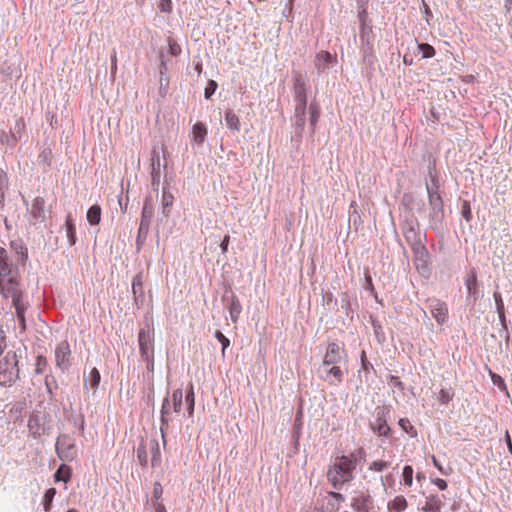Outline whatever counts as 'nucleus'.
<instances>
[{
	"label": "nucleus",
	"instance_id": "nucleus-50",
	"mask_svg": "<svg viewBox=\"0 0 512 512\" xmlns=\"http://www.w3.org/2000/svg\"><path fill=\"white\" fill-rule=\"evenodd\" d=\"M307 107V100L297 101V105L295 107V115H305Z\"/></svg>",
	"mask_w": 512,
	"mask_h": 512
},
{
	"label": "nucleus",
	"instance_id": "nucleus-19",
	"mask_svg": "<svg viewBox=\"0 0 512 512\" xmlns=\"http://www.w3.org/2000/svg\"><path fill=\"white\" fill-rule=\"evenodd\" d=\"M207 127L202 122H197L192 127V141L201 145L207 136Z\"/></svg>",
	"mask_w": 512,
	"mask_h": 512
},
{
	"label": "nucleus",
	"instance_id": "nucleus-35",
	"mask_svg": "<svg viewBox=\"0 0 512 512\" xmlns=\"http://www.w3.org/2000/svg\"><path fill=\"white\" fill-rule=\"evenodd\" d=\"M399 426L411 437H415L417 435V431L407 418H401L398 422Z\"/></svg>",
	"mask_w": 512,
	"mask_h": 512
},
{
	"label": "nucleus",
	"instance_id": "nucleus-42",
	"mask_svg": "<svg viewBox=\"0 0 512 512\" xmlns=\"http://www.w3.org/2000/svg\"><path fill=\"white\" fill-rule=\"evenodd\" d=\"M215 337L222 344V354H224L226 348H228L230 345V340L219 330L215 332Z\"/></svg>",
	"mask_w": 512,
	"mask_h": 512
},
{
	"label": "nucleus",
	"instance_id": "nucleus-37",
	"mask_svg": "<svg viewBox=\"0 0 512 512\" xmlns=\"http://www.w3.org/2000/svg\"><path fill=\"white\" fill-rule=\"evenodd\" d=\"M489 376L495 386H497L500 390L507 392L505 381L500 375L494 373L492 370H489Z\"/></svg>",
	"mask_w": 512,
	"mask_h": 512
},
{
	"label": "nucleus",
	"instance_id": "nucleus-64",
	"mask_svg": "<svg viewBox=\"0 0 512 512\" xmlns=\"http://www.w3.org/2000/svg\"><path fill=\"white\" fill-rule=\"evenodd\" d=\"M67 512H79V511L76 509H69Z\"/></svg>",
	"mask_w": 512,
	"mask_h": 512
},
{
	"label": "nucleus",
	"instance_id": "nucleus-24",
	"mask_svg": "<svg viewBox=\"0 0 512 512\" xmlns=\"http://www.w3.org/2000/svg\"><path fill=\"white\" fill-rule=\"evenodd\" d=\"M101 207L98 204L92 205L87 211V221L90 225H98L101 221Z\"/></svg>",
	"mask_w": 512,
	"mask_h": 512
},
{
	"label": "nucleus",
	"instance_id": "nucleus-26",
	"mask_svg": "<svg viewBox=\"0 0 512 512\" xmlns=\"http://www.w3.org/2000/svg\"><path fill=\"white\" fill-rule=\"evenodd\" d=\"M241 311H242V306L240 304V301L237 298V296L233 295L231 298L230 306H229V313H230L232 322L236 323L238 321Z\"/></svg>",
	"mask_w": 512,
	"mask_h": 512
},
{
	"label": "nucleus",
	"instance_id": "nucleus-31",
	"mask_svg": "<svg viewBox=\"0 0 512 512\" xmlns=\"http://www.w3.org/2000/svg\"><path fill=\"white\" fill-rule=\"evenodd\" d=\"M151 166H152V175L153 177L158 176L160 173V154L157 150L153 149L151 153Z\"/></svg>",
	"mask_w": 512,
	"mask_h": 512
},
{
	"label": "nucleus",
	"instance_id": "nucleus-14",
	"mask_svg": "<svg viewBox=\"0 0 512 512\" xmlns=\"http://www.w3.org/2000/svg\"><path fill=\"white\" fill-rule=\"evenodd\" d=\"M31 215L35 223H41L45 220V200L42 197L33 200Z\"/></svg>",
	"mask_w": 512,
	"mask_h": 512
},
{
	"label": "nucleus",
	"instance_id": "nucleus-40",
	"mask_svg": "<svg viewBox=\"0 0 512 512\" xmlns=\"http://www.w3.org/2000/svg\"><path fill=\"white\" fill-rule=\"evenodd\" d=\"M46 367H47V359L44 356L39 355L36 358L35 372L37 374H42L45 371Z\"/></svg>",
	"mask_w": 512,
	"mask_h": 512
},
{
	"label": "nucleus",
	"instance_id": "nucleus-11",
	"mask_svg": "<svg viewBox=\"0 0 512 512\" xmlns=\"http://www.w3.org/2000/svg\"><path fill=\"white\" fill-rule=\"evenodd\" d=\"M293 90L296 101L307 100V83L300 72L294 73Z\"/></svg>",
	"mask_w": 512,
	"mask_h": 512
},
{
	"label": "nucleus",
	"instance_id": "nucleus-57",
	"mask_svg": "<svg viewBox=\"0 0 512 512\" xmlns=\"http://www.w3.org/2000/svg\"><path fill=\"white\" fill-rule=\"evenodd\" d=\"M151 449L154 452V455H153L152 460H151L152 466H154L155 465V461H156V457L159 455L158 443L157 442L151 443Z\"/></svg>",
	"mask_w": 512,
	"mask_h": 512
},
{
	"label": "nucleus",
	"instance_id": "nucleus-30",
	"mask_svg": "<svg viewBox=\"0 0 512 512\" xmlns=\"http://www.w3.org/2000/svg\"><path fill=\"white\" fill-rule=\"evenodd\" d=\"M185 402L187 405L186 409H187L188 416L191 417V416H193L194 406H195V394H194V387L192 384L190 385L189 390L185 396Z\"/></svg>",
	"mask_w": 512,
	"mask_h": 512
},
{
	"label": "nucleus",
	"instance_id": "nucleus-41",
	"mask_svg": "<svg viewBox=\"0 0 512 512\" xmlns=\"http://www.w3.org/2000/svg\"><path fill=\"white\" fill-rule=\"evenodd\" d=\"M137 458L142 466H147L148 464V456L146 452V447L144 445H140L137 450Z\"/></svg>",
	"mask_w": 512,
	"mask_h": 512
},
{
	"label": "nucleus",
	"instance_id": "nucleus-15",
	"mask_svg": "<svg viewBox=\"0 0 512 512\" xmlns=\"http://www.w3.org/2000/svg\"><path fill=\"white\" fill-rule=\"evenodd\" d=\"M173 411V406H171V400L170 397H166L163 400L162 408H161V432L164 434V432L169 427V422L171 420L170 415Z\"/></svg>",
	"mask_w": 512,
	"mask_h": 512
},
{
	"label": "nucleus",
	"instance_id": "nucleus-27",
	"mask_svg": "<svg viewBox=\"0 0 512 512\" xmlns=\"http://www.w3.org/2000/svg\"><path fill=\"white\" fill-rule=\"evenodd\" d=\"M171 406H173V412L176 414H179L181 412L182 408V401H183V391L182 389L178 388L173 391L171 397Z\"/></svg>",
	"mask_w": 512,
	"mask_h": 512
},
{
	"label": "nucleus",
	"instance_id": "nucleus-3",
	"mask_svg": "<svg viewBox=\"0 0 512 512\" xmlns=\"http://www.w3.org/2000/svg\"><path fill=\"white\" fill-rule=\"evenodd\" d=\"M19 377L18 360L16 353H7L0 360V384L10 385Z\"/></svg>",
	"mask_w": 512,
	"mask_h": 512
},
{
	"label": "nucleus",
	"instance_id": "nucleus-25",
	"mask_svg": "<svg viewBox=\"0 0 512 512\" xmlns=\"http://www.w3.org/2000/svg\"><path fill=\"white\" fill-rule=\"evenodd\" d=\"M101 380L100 372L97 368H92L87 376L84 378L85 387L97 388Z\"/></svg>",
	"mask_w": 512,
	"mask_h": 512
},
{
	"label": "nucleus",
	"instance_id": "nucleus-34",
	"mask_svg": "<svg viewBox=\"0 0 512 512\" xmlns=\"http://www.w3.org/2000/svg\"><path fill=\"white\" fill-rule=\"evenodd\" d=\"M132 292L133 295L136 297L138 294L143 295V281H142V275L137 274L133 280H132Z\"/></svg>",
	"mask_w": 512,
	"mask_h": 512
},
{
	"label": "nucleus",
	"instance_id": "nucleus-39",
	"mask_svg": "<svg viewBox=\"0 0 512 512\" xmlns=\"http://www.w3.org/2000/svg\"><path fill=\"white\" fill-rule=\"evenodd\" d=\"M389 466H390V463L387 461L376 460L370 464L369 469L372 471L381 472L384 469L388 468Z\"/></svg>",
	"mask_w": 512,
	"mask_h": 512
},
{
	"label": "nucleus",
	"instance_id": "nucleus-12",
	"mask_svg": "<svg viewBox=\"0 0 512 512\" xmlns=\"http://www.w3.org/2000/svg\"><path fill=\"white\" fill-rule=\"evenodd\" d=\"M372 430L379 436H387L390 432V427L387 424L386 413L384 409L377 412L375 420L371 423Z\"/></svg>",
	"mask_w": 512,
	"mask_h": 512
},
{
	"label": "nucleus",
	"instance_id": "nucleus-59",
	"mask_svg": "<svg viewBox=\"0 0 512 512\" xmlns=\"http://www.w3.org/2000/svg\"><path fill=\"white\" fill-rule=\"evenodd\" d=\"M117 70V56L116 53H114L111 56V73L114 74Z\"/></svg>",
	"mask_w": 512,
	"mask_h": 512
},
{
	"label": "nucleus",
	"instance_id": "nucleus-52",
	"mask_svg": "<svg viewBox=\"0 0 512 512\" xmlns=\"http://www.w3.org/2000/svg\"><path fill=\"white\" fill-rule=\"evenodd\" d=\"M142 359L146 362L147 369L150 372L154 371V354L150 356L142 357Z\"/></svg>",
	"mask_w": 512,
	"mask_h": 512
},
{
	"label": "nucleus",
	"instance_id": "nucleus-55",
	"mask_svg": "<svg viewBox=\"0 0 512 512\" xmlns=\"http://www.w3.org/2000/svg\"><path fill=\"white\" fill-rule=\"evenodd\" d=\"M229 243H230V236L225 235L221 242V245H220L223 254L227 253Z\"/></svg>",
	"mask_w": 512,
	"mask_h": 512
},
{
	"label": "nucleus",
	"instance_id": "nucleus-33",
	"mask_svg": "<svg viewBox=\"0 0 512 512\" xmlns=\"http://www.w3.org/2000/svg\"><path fill=\"white\" fill-rule=\"evenodd\" d=\"M55 495H56L55 488H49L45 492L44 497H43V506H44V510L46 512H48L50 510Z\"/></svg>",
	"mask_w": 512,
	"mask_h": 512
},
{
	"label": "nucleus",
	"instance_id": "nucleus-51",
	"mask_svg": "<svg viewBox=\"0 0 512 512\" xmlns=\"http://www.w3.org/2000/svg\"><path fill=\"white\" fill-rule=\"evenodd\" d=\"M163 494V488L159 482L154 483L153 486V497L155 498L156 502L159 501Z\"/></svg>",
	"mask_w": 512,
	"mask_h": 512
},
{
	"label": "nucleus",
	"instance_id": "nucleus-23",
	"mask_svg": "<svg viewBox=\"0 0 512 512\" xmlns=\"http://www.w3.org/2000/svg\"><path fill=\"white\" fill-rule=\"evenodd\" d=\"M225 122L230 130L240 131V120L233 110L229 109L225 112Z\"/></svg>",
	"mask_w": 512,
	"mask_h": 512
},
{
	"label": "nucleus",
	"instance_id": "nucleus-5",
	"mask_svg": "<svg viewBox=\"0 0 512 512\" xmlns=\"http://www.w3.org/2000/svg\"><path fill=\"white\" fill-rule=\"evenodd\" d=\"M138 343L141 357L154 354V328L147 324L138 333Z\"/></svg>",
	"mask_w": 512,
	"mask_h": 512
},
{
	"label": "nucleus",
	"instance_id": "nucleus-54",
	"mask_svg": "<svg viewBox=\"0 0 512 512\" xmlns=\"http://www.w3.org/2000/svg\"><path fill=\"white\" fill-rule=\"evenodd\" d=\"M5 184H6V177L3 173H0V204L2 203L3 199H4V187H5Z\"/></svg>",
	"mask_w": 512,
	"mask_h": 512
},
{
	"label": "nucleus",
	"instance_id": "nucleus-63",
	"mask_svg": "<svg viewBox=\"0 0 512 512\" xmlns=\"http://www.w3.org/2000/svg\"><path fill=\"white\" fill-rule=\"evenodd\" d=\"M366 278L368 279L369 285H370L371 287H373L371 277H370V276H367Z\"/></svg>",
	"mask_w": 512,
	"mask_h": 512
},
{
	"label": "nucleus",
	"instance_id": "nucleus-21",
	"mask_svg": "<svg viewBox=\"0 0 512 512\" xmlns=\"http://www.w3.org/2000/svg\"><path fill=\"white\" fill-rule=\"evenodd\" d=\"M408 507V502L403 495H398L390 500L387 504V509L391 512H402Z\"/></svg>",
	"mask_w": 512,
	"mask_h": 512
},
{
	"label": "nucleus",
	"instance_id": "nucleus-60",
	"mask_svg": "<svg viewBox=\"0 0 512 512\" xmlns=\"http://www.w3.org/2000/svg\"><path fill=\"white\" fill-rule=\"evenodd\" d=\"M505 441H506L508 450H509L510 454L512 455V441H511V437H510V434L508 431L505 432Z\"/></svg>",
	"mask_w": 512,
	"mask_h": 512
},
{
	"label": "nucleus",
	"instance_id": "nucleus-58",
	"mask_svg": "<svg viewBox=\"0 0 512 512\" xmlns=\"http://www.w3.org/2000/svg\"><path fill=\"white\" fill-rule=\"evenodd\" d=\"M296 121L295 124L297 127L303 129L305 125V115H295Z\"/></svg>",
	"mask_w": 512,
	"mask_h": 512
},
{
	"label": "nucleus",
	"instance_id": "nucleus-38",
	"mask_svg": "<svg viewBox=\"0 0 512 512\" xmlns=\"http://www.w3.org/2000/svg\"><path fill=\"white\" fill-rule=\"evenodd\" d=\"M402 476H403L404 484L408 487H411L412 482H413V468L409 465H406L403 468Z\"/></svg>",
	"mask_w": 512,
	"mask_h": 512
},
{
	"label": "nucleus",
	"instance_id": "nucleus-47",
	"mask_svg": "<svg viewBox=\"0 0 512 512\" xmlns=\"http://www.w3.org/2000/svg\"><path fill=\"white\" fill-rule=\"evenodd\" d=\"M439 400L442 404H447L452 400V395L446 389H441L439 392Z\"/></svg>",
	"mask_w": 512,
	"mask_h": 512
},
{
	"label": "nucleus",
	"instance_id": "nucleus-56",
	"mask_svg": "<svg viewBox=\"0 0 512 512\" xmlns=\"http://www.w3.org/2000/svg\"><path fill=\"white\" fill-rule=\"evenodd\" d=\"M433 484H435L440 490H445L447 488V482L444 479L436 478L432 480Z\"/></svg>",
	"mask_w": 512,
	"mask_h": 512
},
{
	"label": "nucleus",
	"instance_id": "nucleus-16",
	"mask_svg": "<svg viewBox=\"0 0 512 512\" xmlns=\"http://www.w3.org/2000/svg\"><path fill=\"white\" fill-rule=\"evenodd\" d=\"M335 60V57L328 51H320L315 56V67L318 71H324L327 69Z\"/></svg>",
	"mask_w": 512,
	"mask_h": 512
},
{
	"label": "nucleus",
	"instance_id": "nucleus-45",
	"mask_svg": "<svg viewBox=\"0 0 512 512\" xmlns=\"http://www.w3.org/2000/svg\"><path fill=\"white\" fill-rule=\"evenodd\" d=\"M217 89V83L214 80H210L205 88L204 95L206 98H210L211 95L214 94V92Z\"/></svg>",
	"mask_w": 512,
	"mask_h": 512
},
{
	"label": "nucleus",
	"instance_id": "nucleus-62",
	"mask_svg": "<svg viewBox=\"0 0 512 512\" xmlns=\"http://www.w3.org/2000/svg\"><path fill=\"white\" fill-rule=\"evenodd\" d=\"M499 315V319L501 320V322H504L505 321V312L504 310H502V314H498Z\"/></svg>",
	"mask_w": 512,
	"mask_h": 512
},
{
	"label": "nucleus",
	"instance_id": "nucleus-61",
	"mask_svg": "<svg viewBox=\"0 0 512 512\" xmlns=\"http://www.w3.org/2000/svg\"><path fill=\"white\" fill-rule=\"evenodd\" d=\"M154 507L155 512H167L164 504L159 501L154 503Z\"/></svg>",
	"mask_w": 512,
	"mask_h": 512
},
{
	"label": "nucleus",
	"instance_id": "nucleus-20",
	"mask_svg": "<svg viewBox=\"0 0 512 512\" xmlns=\"http://www.w3.org/2000/svg\"><path fill=\"white\" fill-rule=\"evenodd\" d=\"M13 274L11 264L8 260V253L4 248L0 247V279Z\"/></svg>",
	"mask_w": 512,
	"mask_h": 512
},
{
	"label": "nucleus",
	"instance_id": "nucleus-2",
	"mask_svg": "<svg viewBox=\"0 0 512 512\" xmlns=\"http://www.w3.org/2000/svg\"><path fill=\"white\" fill-rule=\"evenodd\" d=\"M0 292L5 298H11L15 307L17 318L23 330L26 328L25 311L27 305L22 299L19 276L15 272L13 275L0 279Z\"/></svg>",
	"mask_w": 512,
	"mask_h": 512
},
{
	"label": "nucleus",
	"instance_id": "nucleus-22",
	"mask_svg": "<svg viewBox=\"0 0 512 512\" xmlns=\"http://www.w3.org/2000/svg\"><path fill=\"white\" fill-rule=\"evenodd\" d=\"M65 227H66V235L68 238V242H69L70 246H73L76 243V228H75L71 214H68L66 216Z\"/></svg>",
	"mask_w": 512,
	"mask_h": 512
},
{
	"label": "nucleus",
	"instance_id": "nucleus-28",
	"mask_svg": "<svg viewBox=\"0 0 512 512\" xmlns=\"http://www.w3.org/2000/svg\"><path fill=\"white\" fill-rule=\"evenodd\" d=\"M71 473V468L63 464L58 468L54 475L55 481H64L65 483H67L71 478Z\"/></svg>",
	"mask_w": 512,
	"mask_h": 512
},
{
	"label": "nucleus",
	"instance_id": "nucleus-7",
	"mask_svg": "<svg viewBox=\"0 0 512 512\" xmlns=\"http://www.w3.org/2000/svg\"><path fill=\"white\" fill-rule=\"evenodd\" d=\"M56 452L59 458L65 461H72L77 456L75 443L66 435L57 439Z\"/></svg>",
	"mask_w": 512,
	"mask_h": 512
},
{
	"label": "nucleus",
	"instance_id": "nucleus-29",
	"mask_svg": "<svg viewBox=\"0 0 512 512\" xmlns=\"http://www.w3.org/2000/svg\"><path fill=\"white\" fill-rule=\"evenodd\" d=\"M309 112H310L311 130H312V133H314L316 130V125H317L319 115H320L319 106L316 103L312 102L309 106Z\"/></svg>",
	"mask_w": 512,
	"mask_h": 512
},
{
	"label": "nucleus",
	"instance_id": "nucleus-48",
	"mask_svg": "<svg viewBox=\"0 0 512 512\" xmlns=\"http://www.w3.org/2000/svg\"><path fill=\"white\" fill-rule=\"evenodd\" d=\"M431 460H432L433 465L439 470V472L441 474L447 476L452 471L451 468H449L448 470L444 469L443 466L440 464V462L437 460V458L434 455L431 456Z\"/></svg>",
	"mask_w": 512,
	"mask_h": 512
},
{
	"label": "nucleus",
	"instance_id": "nucleus-4",
	"mask_svg": "<svg viewBox=\"0 0 512 512\" xmlns=\"http://www.w3.org/2000/svg\"><path fill=\"white\" fill-rule=\"evenodd\" d=\"M345 501L342 494L329 492L317 499L315 510L317 512H338L341 504Z\"/></svg>",
	"mask_w": 512,
	"mask_h": 512
},
{
	"label": "nucleus",
	"instance_id": "nucleus-10",
	"mask_svg": "<svg viewBox=\"0 0 512 512\" xmlns=\"http://www.w3.org/2000/svg\"><path fill=\"white\" fill-rule=\"evenodd\" d=\"M429 308L432 316L436 319L438 324L446 322L448 317V307L444 302L437 299L429 300Z\"/></svg>",
	"mask_w": 512,
	"mask_h": 512
},
{
	"label": "nucleus",
	"instance_id": "nucleus-8",
	"mask_svg": "<svg viewBox=\"0 0 512 512\" xmlns=\"http://www.w3.org/2000/svg\"><path fill=\"white\" fill-rule=\"evenodd\" d=\"M342 360L347 361V353L345 349L340 347L337 343H330L327 346L322 363H324L325 365L338 364Z\"/></svg>",
	"mask_w": 512,
	"mask_h": 512
},
{
	"label": "nucleus",
	"instance_id": "nucleus-43",
	"mask_svg": "<svg viewBox=\"0 0 512 512\" xmlns=\"http://www.w3.org/2000/svg\"><path fill=\"white\" fill-rule=\"evenodd\" d=\"M173 201H174V196L172 195V193H170L166 190H163L162 204H163L164 209L167 207H171L173 204Z\"/></svg>",
	"mask_w": 512,
	"mask_h": 512
},
{
	"label": "nucleus",
	"instance_id": "nucleus-18",
	"mask_svg": "<svg viewBox=\"0 0 512 512\" xmlns=\"http://www.w3.org/2000/svg\"><path fill=\"white\" fill-rule=\"evenodd\" d=\"M442 507V499L437 495H430L426 498L425 505L422 507V510L424 512H440Z\"/></svg>",
	"mask_w": 512,
	"mask_h": 512
},
{
	"label": "nucleus",
	"instance_id": "nucleus-49",
	"mask_svg": "<svg viewBox=\"0 0 512 512\" xmlns=\"http://www.w3.org/2000/svg\"><path fill=\"white\" fill-rule=\"evenodd\" d=\"M169 51L173 56H178L181 53V47L177 42L169 39Z\"/></svg>",
	"mask_w": 512,
	"mask_h": 512
},
{
	"label": "nucleus",
	"instance_id": "nucleus-6",
	"mask_svg": "<svg viewBox=\"0 0 512 512\" xmlns=\"http://www.w3.org/2000/svg\"><path fill=\"white\" fill-rule=\"evenodd\" d=\"M318 373L322 380L334 386L342 383L344 378V372L337 364L321 363Z\"/></svg>",
	"mask_w": 512,
	"mask_h": 512
},
{
	"label": "nucleus",
	"instance_id": "nucleus-32",
	"mask_svg": "<svg viewBox=\"0 0 512 512\" xmlns=\"http://www.w3.org/2000/svg\"><path fill=\"white\" fill-rule=\"evenodd\" d=\"M466 287L471 295H475L477 293V275L474 271H472L467 279H466Z\"/></svg>",
	"mask_w": 512,
	"mask_h": 512
},
{
	"label": "nucleus",
	"instance_id": "nucleus-44",
	"mask_svg": "<svg viewBox=\"0 0 512 512\" xmlns=\"http://www.w3.org/2000/svg\"><path fill=\"white\" fill-rule=\"evenodd\" d=\"M495 303H496V309L498 314H502V310H504V303L502 300L501 293L498 291H495L493 294Z\"/></svg>",
	"mask_w": 512,
	"mask_h": 512
},
{
	"label": "nucleus",
	"instance_id": "nucleus-13",
	"mask_svg": "<svg viewBox=\"0 0 512 512\" xmlns=\"http://www.w3.org/2000/svg\"><path fill=\"white\" fill-rule=\"evenodd\" d=\"M352 507L356 512H370L373 508V499L370 495L360 494L353 499Z\"/></svg>",
	"mask_w": 512,
	"mask_h": 512
},
{
	"label": "nucleus",
	"instance_id": "nucleus-53",
	"mask_svg": "<svg viewBox=\"0 0 512 512\" xmlns=\"http://www.w3.org/2000/svg\"><path fill=\"white\" fill-rule=\"evenodd\" d=\"M462 215H463V217H464L467 221H469V220L471 219V217H472V215H471V210H470V206H469L468 202H466V201H465V202H464V204H463V208H462Z\"/></svg>",
	"mask_w": 512,
	"mask_h": 512
},
{
	"label": "nucleus",
	"instance_id": "nucleus-9",
	"mask_svg": "<svg viewBox=\"0 0 512 512\" xmlns=\"http://www.w3.org/2000/svg\"><path fill=\"white\" fill-rule=\"evenodd\" d=\"M71 349L68 341L60 342L55 349L56 365L65 370L70 366Z\"/></svg>",
	"mask_w": 512,
	"mask_h": 512
},
{
	"label": "nucleus",
	"instance_id": "nucleus-1",
	"mask_svg": "<svg viewBox=\"0 0 512 512\" xmlns=\"http://www.w3.org/2000/svg\"><path fill=\"white\" fill-rule=\"evenodd\" d=\"M366 453L363 448H357L347 455L335 458L327 470V480L335 489H340L344 484L354 478L357 465L365 460Z\"/></svg>",
	"mask_w": 512,
	"mask_h": 512
},
{
	"label": "nucleus",
	"instance_id": "nucleus-46",
	"mask_svg": "<svg viewBox=\"0 0 512 512\" xmlns=\"http://www.w3.org/2000/svg\"><path fill=\"white\" fill-rule=\"evenodd\" d=\"M159 9L165 13H171L173 9L172 0H161L159 4Z\"/></svg>",
	"mask_w": 512,
	"mask_h": 512
},
{
	"label": "nucleus",
	"instance_id": "nucleus-17",
	"mask_svg": "<svg viewBox=\"0 0 512 512\" xmlns=\"http://www.w3.org/2000/svg\"><path fill=\"white\" fill-rule=\"evenodd\" d=\"M153 217V206L149 199H146L142 209L141 222L139 230H147L150 224V221Z\"/></svg>",
	"mask_w": 512,
	"mask_h": 512
},
{
	"label": "nucleus",
	"instance_id": "nucleus-36",
	"mask_svg": "<svg viewBox=\"0 0 512 512\" xmlns=\"http://www.w3.org/2000/svg\"><path fill=\"white\" fill-rule=\"evenodd\" d=\"M418 49L422 53L423 58H432L436 54L434 47L427 43L418 44Z\"/></svg>",
	"mask_w": 512,
	"mask_h": 512
}]
</instances>
